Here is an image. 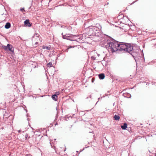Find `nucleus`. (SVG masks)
<instances>
[{"instance_id": "a211bd4d", "label": "nucleus", "mask_w": 156, "mask_h": 156, "mask_svg": "<svg viewBox=\"0 0 156 156\" xmlns=\"http://www.w3.org/2000/svg\"><path fill=\"white\" fill-rule=\"evenodd\" d=\"M20 10H21V11H24V9L23 8H22L20 9Z\"/></svg>"}, {"instance_id": "bb28decb", "label": "nucleus", "mask_w": 156, "mask_h": 156, "mask_svg": "<svg viewBox=\"0 0 156 156\" xmlns=\"http://www.w3.org/2000/svg\"><path fill=\"white\" fill-rule=\"evenodd\" d=\"M155 156H156V154H155Z\"/></svg>"}, {"instance_id": "423d86ee", "label": "nucleus", "mask_w": 156, "mask_h": 156, "mask_svg": "<svg viewBox=\"0 0 156 156\" xmlns=\"http://www.w3.org/2000/svg\"><path fill=\"white\" fill-rule=\"evenodd\" d=\"M3 48L5 50H8L9 51H11L12 52H14L13 48L12 46L10 44H8L6 46H4L3 47Z\"/></svg>"}, {"instance_id": "f3484780", "label": "nucleus", "mask_w": 156, "mask_h": 156, "mask_svg": "<svg viewBox=\"0 0 156 156\" xmlns=\"http://www.w3.org/2000/svg\"><path fill=\"white\" fill-rule=\"evenodd\" d=\"M114 119L115 120H117V115H115L114 117Z\"/></svg>"}, {"instance_id": "b1692460", "label": "nucleus", "mask_w": 156, "mask_h": 156, "mask_svg": "<svg viewBox=\"0 0 156 156\" xmlns=\"http://www.w3.org/2000/svg\"><path fill=\"white\" fill-rule=\"evenodd\" d=\"M57 124H58L57 123H56L55 124V125H57Z\"/></svg>"}, {"instance_id": "0eeeda50", "label": "nucleus", "mask_w": 156, "mask_h": 156, "mask_svg": "<svg viewBox=\"0 0 156 156\" xmlns=\"http://www.w3.org/2000/svg\"><path fill=\"white\" fill-rule=\"evenodd\" d=\"M124 25L126 26V25L123 23H122V27H121L118 26V30L119 31H122V33H120V35H122V33H123L126 31V29L124 28Z\"/></svg>"}, {"instance_id": "412c9836", "label": "nucleus", "mask_w": 156, "mask_h": 156, "mask_svg": "<svg viewBox=\"0 0 156 156\" xmlns=\"http://www.w3.org/2000/svg\"><path fill=\"white\" fill-rule=\"evenodd\" d=\"M21 131V130H19L18 131L19 133H20Z\"/></svg>"}, {"instance_id": "2eb2a0df", "label": "nucleus", "mask_w": 156, "mask_h": 156, "mask_svg": "<svg viewBox=\"0 0 156 156\" xmlns=\"http://www.w3.org/2000/svg\"><path fill=\"white\" fill-rule=\"evenodd\" d=\"M47 66L48 67H51L52 66V64L51 62H49L47 65Z\"/></svg>"}, {"instance_id": "f03ea898", "label": "nucleus", "mask_w": 156, "mask_h": 156, "mask_svg": "<svg viewBox=\"0 0 156 156\" xmlns=\"http://www.w3.org/2000/svg\"><path fill=\"white\" fill-rule=\"evenodd\" d=\"M104 45L109 52L113 53L117 51L116 44L111 42L110 40H107L105 43Z\"/></svg>"}, {"instance_id": "dca6fc26", "label": "nucleus", "mask_w": 156, "mask_h": 156, "mask_svg": "<svg viewBox=\"0 0 156 156\" xmlns=\"http://www.w3.org/2000/svg\"><path fill=\"white\" fill-rule=\"evenodd\" d=\"M25 137L26 139H27V138H29L30 137H29L28 135L27 134H26L25 136Z\"/></svg>"}, {"instance_id": "9d476101", "label": "nucleus", "mask_w": 156, "mask_h": 156, "mask_svg": "<svg viewBox=\"0 0 156 156\" xmlns=\"http://www.w3.org/2000/svg\"><path fill=\"white\" fill-rule=\"evenodd\" d=\"M98 76L101 80L103 79L105 77V75L104 73H101L98 75Z\"/></svg>"}, {"instance_id": "4468645a", "label": "nucleus", "mask_w": 156, "mask_h": 156, "mask_svg": "<svg viewBox=\"0 0 156 156\" xmlns=\"http://www.w3.org/2000/svg\"><path fill=\"white\" fill-rule=\"evenodd\" d=\"M43 49H46L47 50H50V47L46 46H43Z\"/></svg>"}, {"instance_id": "1a4fd4ad", "label": "nucleus", "mask_w": 156, "mask_h": 156, "mask_svg": "<svg viewBox=\"0 0 156 156\" xmlns=\"http://www.w3.org/2000/svg\"><path fill=\"white\" fill-rule=\"evenodd\" d=\"M24 23L25 26L29 27L31 26V25L30 23L29 20H26L24 21Z\"/></svg>"}, {"instance_id": "5701e85b", "label": "nucleus", "mask_w": 156, "mask_h": 156, "mask_svg": "<svg viewBox=\"0 0 156 156\" xmlns=\"http://www.w3.org/2000/svg\"><path fill=\"white\" fill-rule=\"evenodd\" d=\"M73 48V47H70V48H67V50H68V49L69 48Z\"/></svg>"}, {"instance_id": "6e6552de", "label": "nucleus", "mask_w": 156, "mask_h": 156, "mask_svg": "<svg viewBox=\"0 0 156 156\" xmlns=\"http://www.w3.org/2000/svg\"><path fill=\"white\" fill-rule=\"evenodd\" d=\"M124 17V15L121 13H119V15L118 16V25H119L120 24L119 23H120V24L122 23V21H120L121 20H122L123 18Z\"/></svg>"}, {"instance_id": "aec40b11", "label": "nucleus", "mask_w": 156, "mask_h": 156, "mask_svg": "<svg viewBox=\"0 0 156 156\" xmlns=\"http://www.w3.org/2000/svg\"><path fill=\"white\" fill-rule=\"evenodd\" d=\"M56 94H57L58 95V94H59V92H56Z\"/></svg>"}, {"instance_id": "a878e982", "label": "nucleus", "mask_w": 156, "mask_h": 156, "mask_svg": "<svg viewBox=\"0 0 156 156\" xmlns=\"http://www.w3.org/2000/svg\"><path fill=\"white\" fill-rule=\"evenodd\" d=\"M66 150V148L65 149H64V151H65Z\"/></svg>"}, {"instance_id": "9b49d317", "label": "nucleus", "mask_w": 156, "mask_h": 156, "mask_svg": "<svg viewBox=\"0 0 156 156\" xmlns=\"http://www.w3.org/2000/svg\"><path fill=\"white\" fill-rule=\"evenodd\" d=\"M11 27V24L9 23H7L5 25V27L6 29H9Z\"/></svg>"}, {"instance_id": "20e7f679", "label": "nucleus", "mask_w": 156, "mask_h": 156, "mask_svg": "<svg viewBox=\"0 0 156 156\" xmlns=\"http://www.w3.org/2000/svg\"><path fill=\"white\" fill-rule=\"evenodd\" d=\"M98 31H99V29L98 27L94 26L89 28V32L91 34L93 35H95L96 33Z\"/></svg>"}, {"instance_id": "4be33fe9", "label": "nucleus", "mask_w": 156, "mask_h": 156, "mask_svg": "<svg viewBox=\"0 0 156 156\" xmlns=\"http://www.w3.org/2000/svg\"><path fill=\"white\" fill-rule=\"evenodd\" d=\"M97 55L99 57L100 56V54H97Z\"/></svg>"}, {"instance_id": "f8f14e48", "label": "nucleus", "mask_w": 156, "mask_h": 156, "mask_svg": "<svg viewBox=\"0 0 156 156\" xmlns=\"http://www.w3.org/2000/svg\"><path fill=\"white\" fill-rule=\"evenodd\" d=\"M127 124L126 123H125L123 125L121 126V128L123 129H125L127 128Z\"/></svg>"}, {"instance_id": "ddd939ff", "label": "nucleus", "mask_w": 156, "mask_h": 156, "mask_svg": "<svg viewBox=\"0 0 156 156\" xmlns=\"http://www.w3.org/2000/svg\"><path fill=\"white\" fill-rule=\"evenodd\" d=\"M57 96L55 94L53 95L52 96V99L55 101L57 100Z\"/></svg>"}, {"instance_id": "7ed1b4c3", "label": "nucleus", "mask_w": 156, "mask_h": 156, "mask_svg": "<svg viewBox=\"0 0 156 156\" xmlns=\"http://www.w3.org/2000/svg\"><path fill=\"white\" fill-rule=\"evenodd\" d=\"M63 35V33H62ZM63 38L72 41H76V39H83V37L81 35H73L71 34H66V35H62Z\"/></svg>"}, {"instance_id": "6ab92c4d", "label": "nucleus", "mask_w": 156, "mask_h": 156, "mask_svg": "<svg viewBox=\"0 0 156 156\" xmlns=\"http://www.w3.org/2000/svg\"><path fill=\"white\" fill-rule=\"evenodd\" d=\"M120 119V117L118 115V120Z\"/></svg>"}, {"instance_id": "39448f33", "label": "nucleus", "mask_w": 156, "mask_h": 156, "mask_svg": "<svg viewBox=\"0 0 156 156\" xmlns=\"http://www.w3.org/2000/svg\"><path fill=\"white\" fill-rule=\"evenodd\" d=\"M40 38L39 37V35L37 34H36L34 35L32 39L33 43H35V45H37L38 41H40Z\"/></svg>"}, {"instance_id": "f257e3e1", "label": "nucleus", "mask_w": 156, "mask_h": 156, "mask_svg": "<svg viewBox=\"0 0 156 156\" xmlns=\"http://www.w3.org/2000/svg\"><path fill=\"white\" fill-rule=\"evenodd\" d=\"M133 46L130 44H126L118 41V53H129L133 57V54L132 52Z\"/></svg>"}, {"instance_id": "393cba45", "label": "nucleus", "mask_w": 156, "mask_h": 156, "mask_svg": "<svg viewBox=\"0 0 156 156\" xmlns=\"http://www.w3.org/2000/svg\"><path fill=\"white\" fill-rule=\"evenodd\" d=\"M51 144V146L52 147H53V146H52V144Z\"/></svg>"}]
</instances>
